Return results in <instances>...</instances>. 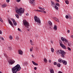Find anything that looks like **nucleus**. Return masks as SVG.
Returning <instances> with one entry per match:
<instances>
[{
    "instance_id": "nucleus-8",
    "label": "nucleus",
    "mask_w": 73,
    "mask_h": 73,
    "mask_svg": "<svg viewBox=\"0 0 73 73\" xmlns=\"http://www.w3.org/2000/svg\"><path fill=\"white\" fill-rule=\"evenodd\" d=\"M11 20H12V21L13 23V24L14 25H15V26L17 25V23H16V22L15 21V19H14L13 18H12L11 19Z\"/></svg>"
},
{
    "instance_id": "nucleus-4",
    "label": "nucleus",
    "mask_w": 73,
    "mask_h": 73,
    "mask_svg": "<svg viewBox=\"0 0 73 73\" xmlns=\"http://www.w3.org/2000/svg\"><path fill=\"white\" fill-rule=\"evenodd\" d=\"M23 25L26 28H29V23L26 20H24L23 21Z\"/></svg>"
},
{
    "instance_id": "nucleus-47",
    "label": "nucleus",
    "mask_w": 73,
    "mask_h": 73,
    "mask_svg": "<svg viewBox=\"0 0 73 73\" xmlns=\"http://www.w3.org/2000/svg\"><path fill=\"white\" fill-rule=\"evenodd\" d=\"M50 42H51L52 44H53V40H50Z\"/></svg>"
},
{
    "instance_id": "nucleus-61",
    "label": "nucleus",
    "mask_w": 73,
    "mask_h": 73,
    "mask_svg": "<svg viewBox=\"0 0 73 73\" xmlns=\"http://www.w3.org/2000/svg\"><path fill=\"white\" fill-rule=\"evenodd\" d=\"M25 64H28V62H26V63H25Z\"/></svg>"
},
{
    "instance_id": "nucleus-62",
    "label": "nucleus",
    "mask_w": 73,
    "mask_h": 73,
    "mask_svg": "<svg viewBox=\"0 0 73 73\" xmlns=\"http://www.w3.org/2000/svg\"><path fill=\"white\" fill-rule=\"evenodd\" d=\"M27 31H29V29H27Z\"/></svg>"
},
{
    "instance_id": "nucleus-36",
    "label": "nucleus",
    "mask_w": 73,
    "mask_h": 73,
    "mask_svg": "<svg viewBox=\"0 0 73 73\" xmlns=\"http://www.w3.org/2000/svg\"><path fill=\"white\" fill-rule=\"evenodd\" d=\"M0 38L1 40H4V38L3 37H0Z\"/></svg>"
},
{
    "instance_id": "nucleus-37",
    "label": "nucleus",
    "mask_w": 73,
    "mask_h": 73,
    "mask_svg": "<svg viewBox=\"0 0 73 73\" xmlns=\"http://www.w3.org/2000/svg\"><path fill=\"white\" fill-rule=\"evenodd\" d=\"M17 2V3H19L20 1V0H16Z\"/></svg>"
},
{
    "instance_id": "nucleus-17",
    "label": "nucleus",
    "mask_w": 73,
    "mask_h": 73,
    "mask_svg": "<svg viewBox=\"0 0 73 73\" xmlns=\"http://www.w3.org/2000/svg\"><path fill=\"white\" fill-rule=\"evenodd\" d=\"M57 66L60 68L61 66V64H60L59 63H58L57 64Z\"/></svg>"
},
{
    "instance_id": "nucleus-23",
    "label": "nucleus",
    "mask_w": 73,
    "mask_h": 73,
    "mask_svg": "<svg viewBox=\"0 0 73 73\" xmlns=\"http://www.w3.org/2000/svg\"><path fill=\"white\" fill-rule=\"evenodd\" d=\"M15 16H16L17 18L18 19H19V16L17 14H16Z\"/></svg>"
},
{
    "instance_id": "nucleus-22",
    "label": "nucleus",
    "mask_w": 73,
    "mask_h": 73,
    "mask_svg": "<svg viewBox=\"0 0 73 73\" xmlns=\"http://www.w3.org/2000/svg\"><path fill=\"white\" fill-rule=\"evenodd\" d=\"M55 4L58 7H60V5L58 4V3H56Z\"/></svg>"
},
{
    "instance_id": "nucleus-59",
    "label": "nucleus",
    "mask_w": 73,
    "mask_h": 73,
    "mask_svg": "<svg viewBox=\"0 0 73 73\" xmlns=\"http://www.w3.org/2000/svg\"><path fill=\"white\" fill-rule=\"evenodd\" d=\"M32 56L33 58H34V56H33V55H32Z\"/></svg>"
},
{
    "instance_id": "nucleus-33",
    "label": "nucleus",
    "mask_w": 73,
    "mask_h": 73,
    "mask_svg": "<svg viewBox=\"0 0 73 73\" xmlns=\"http://www.w3.org/2000/svg\"><path fill=\"white\" fill-rule=\"evenodd\" d=\"M56 2L57 3H60V1H59V0H55Z\"/></svg>"
},
{
    "instance_id": "nucleus-13",
    "label": "nucleus",
    "mask_w": 73,
    "mask_h": 73,
    "mask_svg": "<svg viewBox=\"0 0 73 73\" xmlns=\"http://www.w3.org/2000/svg\"><path fill=\"white\" fill-rule=\"evenodd\" d=\"M62 62L64 65H67V62H66V61L65 60H63V62Z\"/></svg>"
},
{
    "instance_id": "nucleus-49",
    "label": "nucleus",
    "mask_w": 73,
    "mask_h": 73,
    "mask_svg": "<svg viewBox=\"0 0 73 73\" xmlns=\"http://www.w3.org/2000/svg\"><path fill=\"white\" fill-rule=\"evenodd\" d=\"M0 34H2V32L1 30H0Z\"/></svg>"
},
{
    "instance_id": "nucleus-25",
    "label": "nucleus",
    "mask_w": 73,
    "mask_h": 73,
    "mask_svg": "<svg viewBox=\"0 0 73 73\" xmlns=\"http://www.w3.org/2000/svg\"><path fill=\"white\" fill-rule=\"evenodd\" d=\"M51 49L52 52H54V49L53 48H51Z\"/></svg>"
},
{
    "instance_id": "nucleus-18",
    "label": "nucleus",
    "mask_w": 73,
    "mask_h": 73,
    "mask_svg": "<svg viewBox=\"0 0 73 73\" xmlns=\"http://www.w3.org/2000/svg\"><path fill=\"white\" fill-rule=\"evenodd\" d=\"M31 44L32 45H33L34 44H33V41H32V40H30Z\"/></svg>"
},
{
    "instance_id": "nucleus-27",
    "label": "nucleus",
    "mask_w": 73,
    "mask_h": 73,
    "mask_svg": "<svg viewBox=\"0 0 73 73\" xmlns=\"http://www.w3.org/2000/svg\"><path fill=\"white\" fill-rule=\"evenodd\" d=\"M30 51L31 52H32V51H33V47H32L31 48H30Z\"/></svg>"
},
{
    "instance_id": "nucleus-52",
    "label": "nucleus",
    "mask_w": 73,
    "mask_h": 73,
    "mask_svg": "<svg viewBox=\"0 0 73 73\" xmlns=\"http://www.w3.org/2000/svg\"><path fill=\"white\" fill-rule=\"evenodd\" d=\"M67 43L68 45V46H70V44L68 43V42Z\"/></svg>"
},
{
    "instance_id": "nucleus-54",
    "label": "nucleus",
    "mask_w": 73,
    "mask_h": 73,
    "mask_svg": "<svg viewBox=\"0 0 73 73\" xmlns=\"http://www.w3.org/2000/svg\"><path fill=\"white\" fill-rule=\"evenodd\" d=\"M40 12H42H42H43V11H42V10H40Z\"/></svg>"
},
{
    "instance_id": "nucleus-60",
    "label": "nucleus",
    "mask_w": 73,
    "mask_h": 73,
    "mask_svg": "<svg viewBox=\"0 0 73 73\" xmlns=\"http://www.w3.org/2000/svg\"><path fill=\"white\" fill-rule=\"evenodd\" d=\"M71 37H73V35H71Z\"/></svg>"
},
{
    "instance_id": "nucleus-15",
    "label": "nucleus",
    "mask_w": 73,
    "mask_h": 73,
    "mask_svg": "<svg viewBox=\"0 0 73 73\" xmlns=\"http://www.w3.org/2000/svg\"><path fill=\"white\" fill-rule=\"evenodd\" d=\"M58 62H63V60L61 59H59L58 60Z\"/></svg>"
},
{
    "instance_id": "nucleus-58",
    "label": "nucleus",
    "mask_w": 73,
    "mask_h": 73,
    "mask_svg": "<svg viewBox=\"0 0 73 73\" xmlns=\"http://www.w3.org/2000/svg\"><path fill=\"white\" fill-rule=\"evenodd\" d=\"M69 32H70V31H69V30H68V33H69Z\"/></svg>"
},
{
    "instance_id": "nucleus-7",
    "label": "nucleus",
    "mask_w": 73,
    "mask_h": 73,
    "mask_svg": "<svg viewBox=\"0 0 73 73\" xmlns=\"http://www.w3.org/2000/svg\"><path fill=\"white\" fill-rule=\"evenodd\" d=\"M61 40L63 42L65 41V42H64V44H66V43L68 42L67 40L65 38H64L63 37H61Z\"/></svg>"
},
{
    "instance_id": "nucleus-42",
    "label": "nucleus",
    "mask_w": 73,
    "mask_h": 73,
    "mask_svg": "<svg viewBox=\"0 0 73 73\" xmlns=\"http://www.w3.org/2000/svg\"><path fill=\"white\" fill-rule=\"evenodd\" d=\"M68 18H69L70 19H72V17H70V16H69V17H68Z\"/></svg>"
},
{
    "instance_id": "nucleus-41",
    "label": "nucleus",
    "mask_w": 73,
    "mask_h": 73,
    "mask_svg": "<svg viewBox=\"0 0 73 73\" xmlns=\"http://www.w3.org/2000/svg\"><path fill=\"white\" fill-rule=\"evenodd\" d=\"M54 18L55 19V21H56V20H57L58 19H57V18L56 17H54Z\"/></svg>"
},
{
    "instance_id": "nucleus-28",
    "label": "nucleus",
    "mask_w": 73,
    "mask_h": 73,
    "mask_svg": "<svg viewBox=\"0 0 73 73\" xmlns=\"http://www.w3.org/2000/svg\"><path fill=\"white\" fill-rule=\"evenodd\" d=\"M0 21L2 23H3V20H2V19H1V18L0 17Z\"/></svg>"
},
{
    "instance_id": "nucleus-6",
    "label": "nucleus",
    "mask_w": 73,
    "mask_h": 73,
    "mask_svg": "<svg viewBox=\"0 0 73 73\" xmlns=\"http://www.w3.org/2000/svg\"><path fill=\"white\" fill-rule=\"evenodd\" d=\"M8 62L9 64H11V65H12L15 62V61L13 59H11L9 60H8Z\"/></svg>"
},
{
    "instance_id": "nucleus-48",
    "label": "nucleus",
    "mask_w": 73,
    "mask_h": 73,
    "mask_svg": "<svg viewBox=\"0 0 73 73\" xmlns=\"http://www.w3.org/2000/svg\"><path fill=\"white\" fill-rule=\"evenodd\" d=\"M56 21H57V22H58V23H59V20H58V19Z\"/></svg>"
},
{
    "instance_id": "nucleus-46",
    "label": "nucleus",
    "mask_w": 73,
    "mask_h": 73,
    "mask_svg": "<svg viewBox=\"0 0 73 73\" xmlns=\"http://www.w3.org/2000/svg\"><path fill=\"white\" fill-rule=\"evenodd\" d=\"M18 30L19 31H21V30L19 28H18Z\"/></svg>"
},
{
    "instance_id": "nucleus-31",
    "label": "nucleus",
    "mask_w": 73,
    "mask_h": 73,
    "mask_svg": "<svg viewBox=\"0 0 73 73\" xmlns=\"http://www.w3.org/2000/svg\"><path fill=\"white\" fill-rule=\"evenodd\" d=\"M35 48L36 51H37V50H38V47H36Z\"/></svg>"
},
{
    "instance_id": "nucleus-45",
    "label": "nucleus",
    "mask_w": 73,
    "mask_h": 73,
    "mask_svg": "<svg viewBox=\"0 0 73 73\" xmlns=\"http://www.w3.org/2000/svg\"><path fill=\"white\" fill-rule=\"evenodd\" d=\"M26 15L27 16H29V14H28L27 13H26Z\"/></svg>"
},
{
    "instance_id": "nucleus-40",
    "label": "nucleus",
    "mask_w": 73,
    "mask_h": 73,
    "mask_svg": "<svg viewBox=\"0 0 73 73\" xmlns=\"http://www.w3.org/2000/svg\"><path fill=\"white\" fill-rule=\"evenodd\" d=\"M54 65H56L57 64V62H54Z\"/></svg>"
},
{
    "instance_id": "nucleus-11",
    "label": "nucleus",
    "mask_w": 73,
    "mask_h": 73,
    "mask_svg": "<svg viewBox=\"0 0 73 73\" xmlns=\"http://www.w3.org/2000/svg\"><path fill=\"white\" fill-rule=\"evenodd\" d=\"M32 0V1L31 0H30V3L34 5V4H35V3H34V1H35V0Z\"/></svg>"
},
{
    "instance_id": "nucleus-56",
    "label": "nucleus",
    "mask_w": 73,
    "mask_h": 73,
    "mask_svg": "<svg viewBox=\"0 0 73 73\" xmlns=\"http://www.w3.org/2000/svg\"><path fill=\"white\" fill-rule=\"evenodd\" d=\"M43 13H46V11H43Z\"/></svg>"
},
{
    "instance_id": "nucleus-63",
    "label": "nucleus",
    "mask_w": 73,
    "mask_h": 73,
    "mask_svg": "<svg viewBox=\"0 0 73 73\" xmlns=\"http://www.w3.org/2000/svg\"><path fill=\"white\" fill-rule=\"evenodd\" d=\"M54 17H54L53 18L54 19V20H55V18H54Z\"/></svg>"
},
{
    "instance_id": "nucleus-20",
    "label": "nucleus",
    "mask_w": 73,
    "mask_h": 73,
    "mask_svg": "<svg viewBox=\"0 0 73 73\" xmlns=\"http://www.w3.org/2000/svg\"><path fill=\"white\" fill-rule=\"evenodd\" d=\"M50 72L51 73H54V70H50Z\"/></svg>"
},
{
    "instance_id": "nucleus-21",
    "label": "nucleus",
    "mask_w": 73,
    "mask_h": 73,
    "mask_svg": "<svg viewBox=\"0 0 73 73\" xmlns=\"http://www.w3.org/2000/svg\"><path fill=\"white\" fill-rule=\"evenodd\" d=\"M47 61H48V60H47L46 58H44V62H47Z\"/></svg>"
},
{
    "instance_id": "nucleus-38",
    "label": "nucleus",
    "mask_w": 73,
    "mask_h": 73,
    "mask_svg": "<svg viewBox=\"0 0 73 73\" xmlns=\"http://www.w3.org/2000/svg\"><path fill=\"white\" fill-rule=\"evenodd\" d=\"M16 40H18V39H19V36H17V37H16Z\"/></svg>"
},
{
    "instance_id": "nucleus-14",
    "label": "nucleus",
    "mask_w": 73,
    "mask_h": 73,
    "mask_svg": "<svg viewBox=\"0 0 73 73\" xmlns=\"http://www.w3.org/2000/svg\"><path fill=\"white\" fill-rule=\"evenodd\" d=\"M53 29L54 30H55L56 31H57V25H55L54 26L53 28Z\"/></svg>"
},
{
    "instance_id": "nucleus-29",
    "label": "nucleus",
    "mask_w": 73,
    "mask_h": 73,
    "mask_svg": "<svg viewBox=\"0 0 73 73\" xmlns=\"http://www.w3.org/2000/svg\"><path fill=\"white\" fill-rule=\"evenodd\" d=\"M65 3L67 4H69V1H66Z\"/></svg>"
},
{
    "instance_id": "nucleus-30",
    "label": "nucleus",
    "mask_w": 73,
    "mask_h": 73,
    "mask_svg": "<svg viewBox=\"0 0 73 73\" xmlns=\"http://www.w3.org/2000/svg\"><path fill=\"white\" fill-rule=\"evenodd\" d=\"M67 49L68 50H71V49H70V48H69V47H68Z\"/></svg>"
},
{
    "instance_id": "nucleus-9",
    "label": "nucleus",
    "mask_w": 73,
    "mask_h": 73,
    "mask_svg": "<svg viewBox=\"0 0 73 73\" xmlns=\"http://www.w3.org/2000/svg\"><path fill=\"white\" fill-rule=\"evenodd\" d=\"M8 21L9 24L11 25L12 27H13V24L12 22V21H11L9 19H8Z\"/></svg>"
},
{
    "instance_id": "nucleus-57",
    "label": "nucleus",
    "mask_w": 73,
    "mask_h": 73,
    "mask_svg": "<svg viewBox=\"0 0 73 73\" xmlns=\"http://www.w3.org/2000/svg\"><path fill=\"white\" fill-rule=\"evenodd\" d=\"M40 11H41V10H36V11H37V12H38V11H39V12H40Z\"/></svg>"
},
{
    "instance_id": "nucleus-10",
    "label": "nucleus",
    "mask_w": 73,
    "mask_h": 73,
    "mask_svg": "<svg viewBox=\"0 0 73 73\" xmlns=\"http://www.w3.org/2000/svg\"><path fill=\"white\" fill-rule=\"evenodd\" d=\"M18 52L19 53V54H21V55H22L23 54V52L21 50H18Z\"/></svg>"
},
{
    "instance_id": "nucleus-43",
    "label": "nucleus",
    "mask_w": 73,
    "mask_h": 73,
    "mask_svg": "<svg viewBox=\"0 0 73 73\" xmlns=\"http://www.w3.org/2000/svg\"><path fill=\"white\" fill-rule=\"evenodd\" d=\"M7 3H9V0H7Z\"/></svg>"
},
{
    "instance_id": "nucleus-39",
    "label": "nucleus",
    "mask_w": 73,
    "mask_h": 73,
    "mask_svg": "<svg viewBox=\"0 0 73 73\" xmlns=\"http://www.w3.org/2000/svg\"><path fill=\"white\" fill-rule=\"evenodd\" d=\"M39 9H42V7H39L38 8Z\"/></svg>"
},
{
    "instance_id": "nucleus-5",
    "label": "nucleus",
    "mask_w": 73,
    "mask_h": 73,
    "mask_svg": "<svg viewBox=\"0 0 73 73\" xmlns=\"http://www.w3.org/2000/svg\"><path fill=\"white\" fill-rule=\"evenodd\" d=\"M60 44V46L63 48V49H66V46H65L64 45L62 44V42L61 41H60L59 42Z\"/></svg>"
},
{
    "instance_id": "nucleus-55",
    "label": "nucleus",
    "mask_w": 73,
    "mask_h": 73,
    "mask_svg": "<svg viewBox=\"0 0 73 73\" xmlns=\"http://www.w3.org/2000/svg\"><path fill=\"white\" fill-rule=\"evenodd\" d=\"M49 62L50 63V62H51V60H49Z\"/></svg>"
},
{
    "instance_id": "nucleus-2",
    "label": "nucleus",
    "mask_w": 73,
    "mask_h": 73,
    "mask_svg": "<svg viewBox=\"0 0 73 73\" xmlns=\"http://www.w3.org/2000/svg\"><path fill=\"white\" fill-rule=\"evenodd\" d=\"M56 53L57 54H61V57H62V58H64L65 57V55L66 54V52L62 50H59L56 51Z\"/></svg>"
},
{
    "instance_id": "nucleus-19",
    "label": "nucleus",
    "mask_w": 73,
    "mask_h": 73,
    "mask_svg": "<svg viewBox=\"0 0 73 73\" xmlns=\"http://www.w3.org/2000/svg\"><path fill=\"white\" fill-rule=\"evenodd\" d=\"M48 24L50 25H52V23L50 21H49L48 22Z\"/></svg>"
},
{
    "instance_id": "nucleus-53",
    "label": "nucleus",
    "mask_w": 73,
    "mask_h": 73,
    "mask_svg": "<svg viewBox=\"0 0 73 73\" xmlns=\"http://www.w3.org/2000/svg\"><path fill=\"white\" fill-rule=\"evenodd\" d=\"M35 65H38V64L36 63V64H35Z\"/></svg>"
},
{
    "instance_id": "nucleus-51",
    "label": "nucleus",
    "mask_w": 73,
    "mask_h": 73,
    "mask_svg": "<svg viewBox=\"0 0 73 73\" xmlns=\"http://www.w3.org/2000/svg\"><path fill=\"white\" fill-rule=\"evenodd\" d=\"M9 50H12V48H11V47H9Z\"/></svg>"
},
{
    "instance_id": "nucleus-64",
    "label": "nucleus",
    "mask_w": 73,
    "mask_h": 73,
    "mask_svg": "<svg viewBox=\"0 0 73 73\" xmlns=\"http://www.w3.org/2000/svg\"><path fill=\"white\" fill-rule=\"evenodd\" d=\"M0 73H2V72H1V71H0Z\"/></svg>"
},
{
    "instance_id": "nucleus-12",
    "label": "nucleus",
    "mask_w": 73,
    "mask_h": 73,
    "mask_svg": "<svg viewBox=\"0 0 73 73\" xmlns=\"http://www.w3.org/2000/svg\"><path fill=\"white\" fill-rule=\"evenodd\" d=\"M51 5L52 7H54V6H55V4H54V2L51 1Z\"/></svg>"
},
{
    "instance_id": "nucleus-34",
    "label": "nucleus",
    "mask_w": 73,
    "mask_h": 73,
    "mask_svg": "<svg viewBox=\"0 0 73 73\" xmlns=\"http://www.w3.org/2000/svg\"><path fill=\"white\" fill-rule=\"evenodd\" d=\"M4 54L5 57H7V54Z\"/></svg>"
},
{
    "instance_id": "nucleus-32",
    "label": "nucleus",
    "mask_w": 73,
    "mask_h": 73,
    "mask_svg": "<svg viewBox=\"0 0 73 73\" xmlns=\"http://www.w3.org/2000/svg\"><path fill=\"white\" fill-rule=\"evenodd\" d=\"M32 63H33V64H34V65H35V64H36V63L33 61H32Z\"/></svg>"
},
{
    "instance_id": "nucleus-1",
    "label": "nucleus",
    "mask_w": 73,
    "mask_h": 73,
    "mask_svg": "<svg viewBox=\"0 0 73 73\" xmlns=\"http://www.w3.org/2000/svg\"><path fill=\"white\" fill-rule=\"evenodd\" d=\"M24 9H23L21 7L19 9H18L17 7L15 8V11L17 14L19 15V16H21V14L23 13L24 12Z\"/></svg>"
},
{
    "instance_id": "nucleus-35",
    "label": "nucleus",
    "mask_w": 73,
    "mask_h": 73,
    "mask_svg": "<svg viewBox=\"0 0 73 73\" xmlns=\"http://www.w3.org/2000/svg\"><path fill=\"white\" fill-rule=\"evenodd\" d=\"M66 19H68V18H69V16H68V15H66Z\"/></svg>"
},
{
    "instance_id": "nucleus-26",
    "label": "nucleus",
    "mask_w": 73,
    "mask_h": 73,
    "mask_svg": "<svg viewBox=\"0 0 73 73\" xmlns=\"http://www.w3.org/2000/svg\"><path fill=\"white\" fill-rule=\"evenodd\" d=\"M9 38L10 40H12L13 39V38H12V36L11 35H10L9 37Z\"/></svg>"
},
{
    "instance_id": "nucleus-16",
    "label": "nucleus",
    "mask_w": 73,
    "mask_h": 73,
    "mask_svg": "<svg viewBox=\"0 0 73 73\" xmlns=\"http://www.w3.org/2000/svg\"><path fill=\"white\" fill-rule=\"evenodd\" d=\"M1 5L2 8H5V7L7 6V5H6V4L2 5Z\"/></svg>"
},
{
    "instance_id": "nucleus-50",
    "label": "nucleus",
    "mask_w": 73,
    "mask_h": 73,
    "mask_svg": "<svg viewBox=\"0 0 73 73\" xmlns=\"http://www.w3.org/2000/svg\"><path fill=\"white\" fill-rule=\"evenodd\" d=\"M34 69H35V70H36V69H37V67H35L34 68Z\"/></svg>"
},
{
    "instance_id": "nucleus-3",
    "label": "nucleus",
    "mask_w": 73,
    "mask_h": 73,
    "mask_svg": "<svg viewBox=\"0 0 73 73\" xmlns=\"http://www.w3.org/2000/svg\"><path fill=\"white\" fill-rule=\"evenodd\" d=\"M34 19L35 21L36 22H37V23H38L39 25H40V24H41V21L39 17H37V16H34Z\"/></svg>"
},
{
    "instance_id": "nucleus-24",
    "label": "nucleus",
    "mask_w": 73,
    "mask_h": 73,
    "mask_svg": "<svg viewBox=\"0 0 73 73\" xmlns=\"http://www.w3.org/2000/svg\"><path fill=\"white\" fill-rule=\"evenodd\" d=\"M54 8L56 9H57V10H58V7L56 6H55Z\"/></svg>"
},
{
    "instance_id": "nucleus-44",
    "label": "nucleus",
    "mask_w": 73,
    "mask_h": 73,
    "mask_svg": "<svg viewBox=\"0 0 73 73\" xmlns=\"http://www.w3.org/2000/svg\"><path fill=\"white\" fill-rule=\"evenodd\" d=\"M41 10L42 11H44L45 10V9H44V8H42V9Z\"/></svg>"
}]
</instances>
